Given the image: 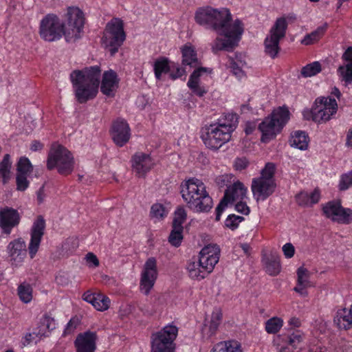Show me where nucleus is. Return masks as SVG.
I'll use <instances>...</instances> for the list:
<instances>
[{
	"label": "nucleus",
	"mask_w": 352,
	"mask_h": 352,
	"mask_svg": "<svg viewBox=\"0 0 352 352\" xmlns=\"http://www.w3.org/2000/svg\"><path fill=\"white\" fill-rule=\"evenodd\" d=\"M182 64L195 67L199 65L197 54L195 47L190 44H186L182 48Z\"/></svg>",
	"instance_id": "nucleus-34"
},
{
	"label": "nucleus",
	"mask_w": 352,
	"mask_h": 352,
	"mask_svg": "<svg viewBox=\"0 0 352 352\" xmlns=\"http://www.w3.org/2000/svg\"><path fill=\"white\" fill-rule=\"evenodd\" d=\"M195 21L205 29L217 33L212 50L218 54L220 52V10L209 6L199 8L195 13Z\"/></svg>",
	"instance_id": "nucleus-9"
},
{
	"label": "nucleus",
	"mask_w": 352,
	"mask_h": 352,
	"mask_svg": "<svg viewBox=\"0 0 352 352\" xmlns=\"http://www.w3.org/2000/svg\"><path fill=\"white\" fill-rule=\"evenodd\" d=\"M119 79L117 74L112 69L104 72L100 90L107 96H113L118 87Z\"/></svg>",
	"instance_id": "nucleus-27"
},
{
	"label": "nucleus",
	"mask_w": 352,
	"mask_h": 352,
	"mask_svg": "<svg viewBox=\"0 0 352 352\" xmlns=\"http://www.w3.org/2000/svg\"><path fill=\"white\" fill-rule=\"evenodd\" d=\"M235 210L242 214L248 215L250 212V209L248 206L246 199L239 200L235 201Z\"/></svg>",
	"instance_id": "nucleus-54"
},
{
	"label": "nucleus",
	"mask_w": 352,
	"mask_h": 352,
	"mask_svg": "<svg viewBox=\"0 0 352 352\" xmlns=\"http://www.w3.org/2000/svg\"><path fill=\"white\" fill-rule=\"evenodd\" d=\"M26 175L17 173L16 177V189L20 191L25 190L29 186V181L27 179Z\"/></svg>",
	"instance_id": "nucleus-51"
},
{
	"label": "nucleus",
	"mask_w": 352,
	"mask_h": 352,
	"mask_svg": "<svg viewBox=\"0 0 352 352\" xmlns=\"http://www.w3.org/2000/svg\"><path fill=\"white\" fill-rule=\"evenodd\" d=\"M45 221L42 216H38L33 222L30 229V241L27 249L26 243L22 238L11 241L6 250L9 261L12 267H18L22 265L28 250L30 256L33 258L37 253L42 237L44 234Z\"/></svg>",
	"instance_id": "nucleus-1"
},
{
	"label": "nucleus",
	"mask_w": 352,
	"mask_h": 352,
	"mask_svg": "<svg viewBox=\"0 0 352 352\" xmlns=\"http://www.w3.org/2000/svg\"><path fill=\"white\" fill-rule=\"evenodd\" d=\"M177 334L178 328L172 324L166 325L162 329L153 333L151 352H174V341Z\"/></svg>",
	"instance_id": "nucleus-13"
},
{
	"label": "nucleus",
	"mask_w": 352,
	"mask_h": 352,
	"mask_svg": "<svg viewBox=\"0 0 352 352\" xmlns=\"http://www.w3.org/2000/svg\"><path fill=\"white\" fill-rule=\"evenodd\" d=\"M82 299L91 304L98 311H103L109 309L110 299L107 296L99 292L87 291L82 295Z\"/></svg>",
	"instance_id": "nucleus-28"
},
{
	"label": "nucleus",
	"mask_w": 352,
	"mask_h": 352,
	"mask_svg": "<svg viewBox=\"0 0 352 352\" xmlns=\"http://www.w3.org/2000/svg\"><path fill=\"white\" fill-rule=\"evenodd\" d=\"M241 248L246 255L250 254V247L248 243L241 244Z\"/></svg>",
	"instance_id": "nucleus-64"
},
{
	"label": "nucleus",
	"mask_w": 352,
	"mask_h": 352,
	"mask_svg": "<svg viewBox=\"0 0 352 352\" xmlns=\"http://www.w3.org/2000/svg\"><path fill=\"white\" fill-rule=\"evenodd\" d=\"M56 328V322L53 318L45 314L39 320L34 328L38 335L43 339L48 337L51 331Z\"/></svg>",
	"instance_id": "nucleus-31"
},
{
	"label": "nucleus",
	"mask_w": 352,
	"mask_h": 352,
	"mask_svg": "<svg viewBox=\"0 0 352 352\" xmlns=\"http://www.w3.org/2000/svg\"><path fill=\"white\" fill-rule=\"evenodd\" d=\"M17 173L28 175L32 170V166L27 157H21L17 164Z\"/></svg>",
	"instance_id": "nucleus-48"
},
{
	"label": "nucleus",
	"mask_w": 352,
	"mask_h": 352,
	"mask_svg": "<svg viewBox=\"0 0 352 352\" xmlns=\"http://www.w3.org/2000/svg\"><path fill=\"white\" fill-rule=\"evenodd\" d=\"M187 213L184 207H179L175 211L173 226L183 228V223L186 219Z\"/></svg>",
	"instance_id": "nucleus-46"
},
{
	"label": "nucleus",
	"mask_w": 352,
	"mask_h": 352,
	"mask_svg": "<svg viewBox=\"0 0 352 352\" xmlns=\"http://www.w3.org/2000/svg\"><path fill=\"white\" fill-rule=\"evenodd\" d=\"M352 186V171L343 173L340 175L338 188L340 191L348 190Z\"/></svg>",
	"instance_id": "nucleus-44"
},
{
	"label": "nucleus",
	"mask_w": 352,
	"mask_h": 352,
	"mask_svg": "<svg viewBox=\"0 0 352 352\" xmlns=\"http://www.w3.org/2000/svg\"><path fill=\"white\" fill-rule=\"evenodd\" d=\"M37 195V201H38V202L39 204L43 203L44 199H45V194L44 186H43L39 188V190L37 192V195Z\"/></svg>",
	"instance_id": "nucleus-60"
},
{
	"label": "nucleus",
	"mask_w": 352,
	"mask_h": 352,
	"mask_svg": "<svg viewBox=\"0 0 352 352\" xmlns=\"http://www.w3.org/2000/svg\"><path fill=\"white\" fill-rule=\"evenodd\" d=\"M220 324V314L219 313H214L209 325V331L210 336L214 335L218 331Z\"/></svg>",
	"instance_id": "nucleus-53"
},
{
	"label": "nucleus",
	"mask_w": 352,
	"mask_h": 352,
	"mask_svg": "<svg viewBox=\"0 0 352 352\" xmlns=\"http://www.w3.org/2000/svg\"><path fill=\"white\" fill-rule=\"evenodd\" d=\"M78 325V320L72 318L69 322L67 324V326L64 331V335L72 333L76 328Z\"/></svg>",
	"instance_id": "nucleus-59"
},
{
	"label": "nucleus",
	"mask_w": 352,
	"mask_h": 352,
	"mask_svg": "<svg viewBox=\"0 0 352 352\" xmlns=\"http://www.w3.org/2000/svg\"><path fill=\"white\" fill-rule=\"evenodd\" d=\"M98 338L96 331L88 330L78 333L74 342L76 352H95Z\"/></svg>",
	"instance_id": "nucleus-20"
},
{
	"label": "nucleus",
	"mask_w": 352,
	"mask_h": 352,
	"mask_svg": "<svg viewBox=\"0 0 352 352\" xmlns=\"http://www.w3.org/2000/svg\"><path fill=\"white\" fill-rule=\"evenodd\" d=\"M85 24V16L77 7H69L64 23L65 38L67 42H74L80 38Z\"/></svg>",
	"instance_id": "nucleus-12"
},
{
	"label": "nucleus",
	"mask_w": 352,
	"mask_h": 352,
	"mask_svg": "<svg viewBox=\"0 0 352 352\" xmlns=\"http://www.w3.org/2000/svg\"><path fill=\"white\" fill-rule=\"evenodd\" d=\"M326 217L333 221L342 224H349L352 222V210L342 206L339 201H331L322 207Z\"/></svg>",
	"instance_id": "nucleus-16"
},
{
	"label": "nucleus",
	"mask_w": 352,
	"mask_h": 352,
	"mask_svg": "<svg viewBox=\"0 0 352 352\" xmlns=\"http://www.w3.org/2000/svg\"><path fill=\"white\" fill-rule=\"evenodd\" d=\"M157 261L154 257L148 258L144 265L140 278V289L148 295L157 278Z\"/></svg>",
	"instance_id": "nucleus-17"
},
{
	"label": "nucleus",
	"mask_w": 352,
	"mask_h": 352,
	"mask_svg": "<svg viewBox=\"0 0 352 352\" xmlns=\"http://www.w3.org/2000/svg\"><path fill=\"white\" fill-rule=\"evenodd\" d=\"M126 38L122 20L113 18L106 25L102 38V43L114 55L122 45Z\"/></svg>",
	"instance_id": "nucleus-11"
},
{
	"label": "nucleus",
	"mask_w": 352,
	"mask_h": 352,
	"mask_svg": "<svg viewBox=\"0 0 352 352\" xmlns=\"http://www.w3.org/2000/svg\"><path fill=\"white\" fill-rule=\"evenodd\" d=\"M238 123L239 116L236 113L228 112L223 114L221 118V145L230 140Z\"/></svg>",
	"instance_id": "nucleus-25"
},
{
	"label": "nucleus",
	"mask_w": 352,
	"mask_h": 352,
	"mask_svg": "<svg viewBox=\"0 0 352 352\" xmlns=\"http://www.w3.org/2000/svg\"><path fill=\"white\" fill-rule=\"evenodd\" d=\"M246 66L244 56L241 54H235L234 58H231L229 60L228 67L233 75L239 80L246 78V74L244 71Z\"/></svg>",
	"instance_id": "nucleus-29"
},
{
	"label": "nucleus",
	"mask_w": 352,
	"mask_h": 352,
	"mask_svg": "<svg viewBox=\"0 0 352 352\" xmlns=\"http://www.w3.org/2000/svg\"><path fill=\"white\" fill-rule=\"evenodd\" d=\"M201 138L208 148L217 151L220 148V123L215 122L203 128Z\"/></svg>",
	"instance_id": "nucleus-22"
},
{
	"label": "nucleus",
	"mask_w": 352,
	"mask_h": 352,
	"mask_svg": "<svg viewBox=\"0 0 352 352\" xmlns=\"http://www.w3.org/2000/svg\"><path fill=\"white\" fill-rule=\"evenodd\" d=\"M342 64L337 69L339 80L345 86L352 83V47H348L341 56Z\"/></svg>",
	"instance_id": "nucleus-21"
},
{
	"label": "nucleus",
	"mask_w": 352,
	"mask_h": 352,
	"mask_svg": "<svg viewBox=\"0 0 352 352\" xmlns=\"http://www.w3.org/2000/svg\"><path fill=\"white\" fill-rule=\"evenodd\" d=\"M243 32L242 21L234 19L228 9H221V50H233L238 46Z\"/></svg>",
	"instance_id": "nucleus-5"
},
{
	"label": "nucleus",
	"mask_w": 352,
	"mask_h": 352,
	"mask_svg": "<svg viewBox=\"0 0 352 352\" xmlns=\"http://www.w3.org/2000/svg\"><path fill=\"white\" fill-rule=\"evenodd\" d=\"M85 259L87 265L89 267H96L99 265V261L97 256L94 253L89 252L88 254H87Z\"/></svg>",
	"instance_id": "nucleus-58"
},
{
	"label": "nucleus",
	"mask_w": 352,
	"mask_h": 352,
	"mask_svg": "<svg viewBox=\"0 0 352 352\" xmlns=\"http://www.w3.org/2000/svg\"><path fill=\"white\" fill-rule=\"evenodd\" d=\"M289 119V112L287 108L279 107L274 109L271 115L259 124L261 132V140L267 143L279 133Z\"/></svg>",
	"instance_id": "nucleus-8"
},
{
	"label": "nucleus",
	"mask_w": 352,
	"mask_h": 352,
	"mask_svg": "<svg viewBox=\"0 0 352 352\" xmlns=\"http://www.w3.org/2000/svg\"><path fill=\"white\" fill-rule=\"evenodd\" d=\"M255 129V125L248 122L246 124L245 132L247 135L251 134Z\"/></svg>",
	"instance_id": "nucleus-63"
},
{
	"label": "nucleus",
	"mask_w": 352,
	"mask_h": 352,
	"mask_svg": "<svg viewBox=\"0 0 352 352\" xmlns=\"http://www.w3.org/2000/svg\"><path fill=\"white\" fill-rule=\"evenodd\" d=\"M212 70L206 67H199L190 75L187 83L188 87L197 96H202L206 92L205 89L199 86V78L204 73L210 74Z\"/></svg>",
	"instance_id": "nucleus-30"
},
{
	"label": "nucleus",
	"mask_w": 352,
	"mask_h": 352,
	"mask_svg": "<svg viewBox=\"0 0 352 352\" xmlns=\"http://www.w3.org/2000/svg\"><path fill=\"white\" fill-rule=\"evenodd\" d=\"M171 65L168 64L167 58H162L155 60L154 63V72L157 79L160 80L162 74L170 72Z\"/></svg>",
	"instance_id": "nucleus-40"
},
{
	"label": "nucleus",
	"mask_w": 352,
	"mask_h": 352,
	"mask_svg": "<svg viewBox=\"0 0 352 352\" xmlns=\"http://www.w3.org/2000/svg\"><path fill=\"white\" fill-rule=\"evenodd\" d=\"M222 352H242L241 346L237 341L229 340L225 342L224 348L222 349Z\"/></svg>",
	"instance_id": "nucleus-52"
},
{
	"label": "nucleus",
	"mask_w": 352,
	"mask_h": 352,
	"mask_svg": "<svg viewBox=\"0 0 352 352\" xmlns=\"http://www.w3.org/2000/svg\"><path fill=\"white\" fill-rule=\"evenodd\" d=\"M335 325L340 329L347 330L352 328V318L346 309H339L333 318Z\"/></svg>",
	"instance_id": "nucleus-32"
},
{
	"label": "nucleus",
	"mask_w": 352,
	"mask_h": 352,
	"mask_svg": "<svg viewBox=\"0 0 352 352\" xmlns=\"http://www.w3.org/2000/svg\"><path fill=\"white\" fill-rule=\"evenodd\" d=\"M42 148H43V144L38 141H34L32 143L31 146H30V149L33 151H39V150L42 149Z\"/></svg>",
	"instance_id": "nucleus-62"
},
{
	"label": "nucleus",
	"mask_w": 352,
	"mask_h": 352,
	"mask_svg": "<svg viewBox=\"0 0 352 352\" xmlns=\"http://www.w3.org/2000/svg\"><path fill=\"white\" fill-rule=\"evenodd\" d=\"M249 165V161L246 157L236 158L233 164L234 168L236 170H243L245 169Z\"/></svg>",
	"instance_id": "nucleus-57"
},
{
	"label": "nucleus",
	"mask_w": 352,
	"mask_h": 352,
	"mask_svg": "<svg viewBox=\"0 0 352 352\" xmlns=\"http://www.w3.org/2000/svg\"><path fill=\"white\" fill-rule=\"evenodd\" d=\"M287 27L285 18L277 19L265 40V52L272 58L276 57L279 51V41L285 36Z\"/></svg>",
	"instance_id": "nucleus-15"
},
{
	"label": "nucleus",
	"mask_w": 352,
	"mask_h": 352,
	"mask_svg": "<svg viewBox=\"0 0 352 352\" xmlns=\"http://www.w3.org/2000/svg\"><path fill=\"white\" fill-rule=\"evenodd\" d=\"M20 221L21 215L17 210L8 206L0 208V228L3 233L10 234Z\"/></svg>",
	"instance_id": "nucleus-19"
},
{
	"label": "nucleus",
	"mask_w": 352,
	"mask_h": 352,
	"mask_svg": "<svg viewBox=\"0 0 352 352\" xmlns=\"http://www.w3.org/2000/svg\"><path fill=\"white\" fill-rule=\"evenodd\" d=\"M100 72V67L96 65L74 70L70 74L75 96L79 103H85L96 96Z\"/></svg>",
	"instance_id": "nucleus-2"
},
{
	"label": "nucleus",
	"mask_w": 352,
	"mask_h": 352,
	"mask_svg": "<svg viewBox=\"0 0 352 352\" xmlns=\"http://www.w3.org/2000/svg\"><path fill=\"white\" fill-rule=\"evenodd\" d=\"M12 163L10 160V155L6 154L0 162V179L3 184L8 182L11 177Z\"/></svg>",
	"instance_id": "nucleus-37"
},
{
	"label": "nucleus",
	"mask_w": 352,
	"mask_h": 352,
	"mask_svg": "<svg viewBox=\"0 0 352 352\" xmlns=\"http://www.w3.org/2000/svg\"><path fill=\"white\" fill-rule=\"evenodd\" d=\"M297 283L294 290L302 297L308 296L307 289L314 286L310 280V272L304 267L297 270Z\"/></svg>",
	"instance_id": "nucleus-26"
},
{
	"label": "nucleus",
	"mask_w": 352,
	"mask_h": 352,
	"mask_svg": "<svg viewBox=\"0 0 352 352\" xmlns=\"http://www.w3.org/2000/svg\"><path fill=\"white\" fill-rule=\"evenodd\" d=\"M303 339L304 333L299 330H296L289 336V344L296 348L302 342Z\"/></svg>",
	"instance_id": "nucleus-50"
},
{
	"label": "nucleus",
	"mask_w": 352,
	"mask_h": 352,
	"mask_svg": "<svg viewBox=\"0 0 352 352\" xmlns=\"http://www.w3.org/2000/svg\"><path fill=\"white\" fill-rule=\"evenodd\" d=\"M47 167L49 170L56 168L60 175H69L74 168L72 153L60 145H54L48 155Z\"/></svg>",
	"instance_id": "nucleus-10"
},
{
	"label": "nucleus",
	"mask_w": 352,
	"mask_h": 352,
	"mask_svg": "<svg viewBox=\"0 0 352 352\" xmlns=\"http://www.w3.org/2000/svg\"><path fill=\"white\" fill-rule=\"evenodd\" d=\"M170 72V77L173 79H176L183 76L185 74V70L175 63H172Z\"/></svg>",
	"instance_id": "nucleus-56"
},
{
	"label": "nucleus",
	"mask_w": 352,
	"mask_h": 352,
	"mask_svg": "<svg viewBox=\"0 0 352 352\" xmlns=\"http://www.w3.org/2000/svg\"><path fill=\"white\" fill-rule=\"evenodd\" d=\"M244 220V218L241 216L231 214L228 216L224 221L225 226L232 230H236L239 223Z\"/></svg>",
	"instance_id": "nucleus-47"
},
{
	"label": "nucleus",
	"mask_w": 352,
	"mask_h": 352,
	"mask_svg": "<svg viewBox=\"0 0 352 352\" xmlns=\"http://www.w3.org/2000/svg\"><path fill=\"white\" fill-rule=\"evenodd\" d=\"M320 198V192L315 189L313 192L308 193L307 192H301L296 197V201L300 206H311L317 204Z\"/></svg>",
	"instance_id": "nucleus-35"
},
{
	"label": "nucleus",
	"mask_w": 352,
	"mask_h": 352,
	"mask_svg": "<svg viewBox=\"0 0 352 352\" xmlns=\"http://www.w3.org/2000/svg\"><path fill=\"white\" fill-rule=\"evenodd\" d=\"M155 162L148 154L137 153L132 157V168L138 177H144L153 168Z\"/></svg>",
	"instance_id": "nucleus-23"
},
{
	"label": "nucleus",
	"mask_w": 352,
	"mask_h": 352,
	"mask_svg": "<svg viewBox=\"0 0 352 352\" xmlns=\"http://www.w3.org/2000/svg\"><path fill=\"white\" fill-rule=\"evenodd\" d=\"M220 250L217 245H206L199 252V258H192L187 265L189 276L201 280L210 273L219 259Z\"/></svg>",
	"instance_id": "nucleus-4"
},
{
	"label": "nucleus",
	"mask_w": 352,
	"mask_h": 352,
	"mask_svg": "<svg viewBox=\"0 0 352 352\" xmlns=\"http://www.w3.org/2000/svg\"><path fill=\"white\" fill-rule=\"evenodd\" d=\"M183 228L173 226V230L170 234L168 241L174 246L178 247L183 239Z\"/></svg>",
	"instance_id": "nucleus-45"
},
{
	"label": "nucleus",
	"mask_w": 352,
	"mask_h": 352,
	"mask_svg": "<svg viewBox=\"0 0 352 352\" xmlns=\"http://www.w3.org/2000/svg\"><path fill=\"white\" fill-rule=\"evenodd\" d=\"M111 136L117 146H124L129 140L131 136L128 123L122 119L116 120L112 125Z\"/></svg>",
	"instance_id": "nucleus-24"
},
{
	"label": "nucleus",
	"mask_w": 352,
	"mask_h": 352,
	"mask_svg": "<svg viewBox=\"0 0 352 352\" xmlns=\"http://www.w3.org/2000/svg\"><path fill=\"white\" fill-rule=\"evenodd\" d=\"M309 138L307 134L301 131H296L291 134L289 144L291 146L306 151L309 147Z\"/></svg>",
	"instance_id": "nucleus-33"
},
{
	"label": "nucleus",
	"mask_w": 352,
	"mask_h": 352,
	"mask_svg": "<svg viewBox=\"0 0 352 352\" xmlns=\"http://www.w3.org/2000/svg\"><path fill=\"white\" fill-rule=\"evenodd\" d=\"M275 164L267 162L261 170L260 177L252 179L251 190L257 201L265 200L275 191Z\"/></svg>",
	"instance_id": "nucleus-7"
},
{
	"label": "nucleus",
	"mask_w": 352,
	"mask_h": 352,
	"mask_svg": "<svg viewBox=\"0 0 352 352\" xmlns=\"http://www.w3.org/2000/svg\"><path fill=\"white\" fill-rule=\"evenodd\" d=\"M327 30V25L318 27L314 31L306 34L301 40V43L305 45H313L320 41Z\"/></svg>",
	"instance_id": "nucleus-36"
},
{
	"label": "nucleus",
	"mask_w": 352,
	"mask_h": 352,
	"mask_svg": "<svg viewBox=\"0 0 352 352\" xmlns=\"http://www.w3.org/2000/svg\"><path fill=\"white\" fill-rule=\"evenodd\" d=\"M322 70L321 64L314 61L307 64L301 69L300 74L305 78L311 77L320 73Z\"/></svg>",
	"instance_id": "nucleus-41"
},
{
	"label": "nucleus",
	"mask_w": 352,
	"mask_h": 352,
	"mask_svg": "<svg viewBox=\"0 0 352 352\" xmlns=\"http://www.w3.org/2000/svg\"><path fill=\"white\" fill-rule=\"evenodd\" d=\"M42 338L38 335L37 332L34 329L32 332L26 333L21 339V344L23 346H26L32 343H37Z\"/></svg>",
	"instance_id": "nucleus-49"
},
{
	"label": "nucleus",
	"mask_w": 352,
	"mask_h": 352,
	"mask_svg": "<svg viewBox=\"0 0 352 352\" xmlns=\"http://www.w3.org/2000/svg\"><path fill=\"white\" fill-rule=\"evenodd\" d=\"M263 263L267 274L271 276L278 275L281 269L280 263L278 258H264Z\"/></svg>",
	"instance_id": "nucleus-38"
},
{
	"label": "nucleus",
	"mask_w": 352,
	"mask_h": 352,
	"mask_svg": "<svg viewBox=\"0 0 352 352\" xmlns=\"http://www.w3.org/2000/svg\"><path fill=\"white\" fill-rule=\"evenodd\" d=\"M181 194L188 207L195 212H207L212 208V199L200 179L191 178L183 182Z\"/></svg>",
	"instance_id": "nucleus-3"
},
{
	"label": "nucleus",
	"mask_w": 352,
	"mask_h": 352,
	"mask_svg": "<svg viewBox=\"0 0 352 352\" xmlns=\"http://www.w3.org/2000/svg\"><path fill=\"white\" fill-rule=\"evenodd\" d=\"M338 109V102L331 96H320L315 99L311 109L303 111L302 116L307 120L321 124L333 119Z\"/></svg>",
	"instance_id": "nucleus-6"
},
{
	"label": "nucleus",
	"mask_w": 352,
	"mask_h": 352,
	"mask_svg": "<svg viewBox=\"0 0 352 352\" xmlns=\"http://www.w3.org/2000/svg\"><path fill=\"white\" fill-rule=\"evenodd\" d=\"M168 214L167 210L162 204H155L151 206L150 216L155 220L164 219Z\"/></svg>",
	"instance_id": "nucleus-43"
},
{
	"label": "nucleus",
	"mask_w": 352,
	"mask_h": 352,
	"mask_svg": "<svg viewBox=\"0 0 352 352\" xmlns=\"http://www.w3.org/2000/svg\"><path fill=\"white\" fill-rule=\"evenodd\" d=\"M248 188L240 181L237 180L225 190L224 196L221 199V210L223 207L232 205L235 201L247 199Z\"/></svg>",
	"instance_id": "nucleus-18"
},
{
	"label": "nucleus",
	"mask_w": 352,
	"mask_h": 352,
	"mask_svg": "<svg viewBox=\"0 0 352 352\" xmlns=\"http://www.w3.org/2000/svg\"><path fill=\"white\" fill-rule=\"evenodd\" d=\"M288 324L294 327H299L301 325V321L298 318L292 317L289 320Z\"/></svg>",
	"instance_id": "nucleus-61"
},
{
	"label": "nucleus",
	"mask_w": 352,
	"mask_h": 352,
	"mask_svg": "<svg viewBox=\"0 0 352 352\" xmlns=\"http://www.w3.org/2000/svg\"><path fill=\"white\" fill-rule=\"evenodd\" d=\"M39 34L46 41H58L65 36L64 23L56 14H48L40 22Z\"/></svg>",
	"instance_id": "nucleus-14"
},
{
	"label": "nucleus",
	"mask_w": 352,
	"mask_h": 352,
	"mask_svg": "<svg viewBox=\"0 0 352 352\" xmlns=\"http://www.w3.org/2000/svg\"><path fill=\"white\" fill-rule=\"evenodd\" d=\"M282 251L284 256L286 258L289 259L294 257L296 252V249L292 243H286L283 245Z\"/></svg>",
	"instance_id": "nucleus-55"
},
{
	"label": "nucleus",
	"mask_w": 352,
	"mask_h": 352,
	"mask_svg": "<svg viewBox=\"0 0 352 352\" xmlns=\"http://www.w3.org/2000/svg\"><path fill=\"white\" fill-rule=\"evenodd\" d=\"M18 295L21 301L30 302L32 299V287L27 283H22L18 287Z\"/></svg>",
	"instance_id": "nucleus-42"
},
{
	"label": "nucleus",
	"mask_w": 352,
	"mask_h": 352,
	"mask_svg": "<svg viewBox=\"0 0 352 352\" xmlns=\"http://www.w3.org/2000/svg\"><path fill=\"white\" fill-rule=\"evenodd\" d=\"M284 324L283 320L277 316L272 317L265 322V330L269 334H275L281 329Z\"/></svg>",
	"instance_id": "nucleus-39"
}]
</instances>
